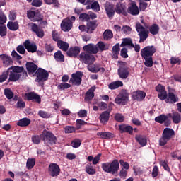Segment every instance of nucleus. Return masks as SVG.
I'll return each mask as SVG.
<instances>
[{
	"label": "nucleus",
	"instance_id": "1",
	"mask_svg": "<svg viewBox=\"0 0 181 181\" xmlns=\"http://www.w3.org/2000/svg\"><path fill=\"white\" fill-rule=\"evenodd\" d=\"M9 78L8 83H16L19 80H26L28 78V71L25 70L23 66H11L8 68Z\"/></svg>",
	"mask_w": 181,
	"mask_h": 181
},
{
	"label": "nucleus",
	"instance_id": "2",
	"mask_svg": "<svg viewBox=\"0 0 181 181\" xmlns=\"http://www.w3.org/2000/svg\"><path fill=\"white\" fill-rule=\"evenodd\" d=\"M103 171L111 175H117L119 170V161L115 159L111 163H103L101 166Z\"/></svg>",
	"mask_w": 181,
	"mask_h": 181
},
{
	"label": "nucleus",
	"instance_id": "3",
	"mask_svg": "<svg viewBox=\"0 0 181 181\" xmlns=\"http://www.w3.org/2000/svg\"><path fill=\"white\" fill-rule=\"evenodd\" d=\"M173 136H175V130L169 127L165 128L162 133V136L159 139L160 146H165Z\"/></svg>",
	"mask_w": 181,
	"mask_h": 181
},
{
	"label": "nucleus",
	"instance_id": "4",
	"mask_svg": "<svg viewBox=\"0 0 181 181\" xmlns=\"http://www.w3.org/2000/svg\"><path fill=\"white\" fill-rule=\"evenodd\" d=\"M128 101H129V93L124 89L122 90L115 99V104L118 105H126Z\"/></svg>",
	"mask_w": 181,
	"mask_h": 181
},
{
	"label": "nucleus",
	"instance_id": "5",
	"mask_svg": "<svg viewBox=\"0 0 181 181\" xmlns=\"http://www.w3.org/2000/svg\"><path fill=\"white\" fill-rule=\"evenodd\" d=\"M34 76L36 77L35 81L37 83H45L49 80V72L42 68H38Z\"/></svg>",
	"mask_w": 181,
	"mask_h": 181
},
{
	"label": "nucleus",
	"instance_id": "6",
	"mask_svg": "<svg viewBox=\"0 0 181 181\" xmlns=\"http://www.w3.org/2000/svg\"><path fill=\"white\" fill-rule=\"evenodd\" d=\"M79 60L84 64H93L95 62V57L84 51L79 54Z\"/></svg>",
	"mask_w": 181,
	"mask_h": 181
},
{
	"label": "nucleus",
	"instance_id": "7",
	"mask_svg": "<svg viewBox=\"0 0 181 181\" xmlns=\"http://www.w3.org/2000/svg\"><path fill=\"white\" fill-rule=\"evenodd\" d=\"M43 141L45 145H56L57 144V137H56L54 134L47 132L45 135L43 134Z\"/></svg>",
	"mask_w": 181,
	"mask_h": 181
},
{
	"label": "nucleus",
	"instance_id": "8",
	"mask_svg": "<svg viewBox=\"0 0 181 181\" xmlns=\"http://www.w3.org/2000/svg\"><path fill=\"white\" fill-rule=\"evenodd\" d=\"M83 72L78 71L76 73L71 74V77L69 81V83H71L74 86H81V81H83Z\"/></svg>",
	"mask_w": 181,
	"mask_h": 181
},
{
	"label": "nucleus",
	"instance_id": "9",
	"mask_svg": "<svg viewBox=\"0 0 181 181\" xmlns=\"http://www.w3.org/2000/svg\"><path fill=\"white\" fill-rule=\"evenodd\" d=\"M62 170L57 163H52L48 166V173L51 177H57Z\"/></svg>",
	"mask_w": 181,
	"mask_h": 181
},
{
	"label": "nucleus",
	"instance_id": "10",
	"mask_svg": "<svg viewBox=\"0 0 181 181\" xmlns=\"http://www.w3.org/2000/svg\"><path fill=\"white\" fill-rule=\"evenodd\" d=\"M156 53V47L155 46H146L141 51V57H152Z\"/></svg>",
	"mask_w": 181,
	"mask_h": 181
},
{
	"label": "nucleus",
	"instance_id": "11",
	"mask_svg": "<svg viewBox=\"0 0 181 181\" xmlns=\"http://www.w3.org/2000/svg\"><path fill=\"white\" fill-rule=\"evenodd\" d=\"M168 94L167 98L165 100V103H169L170 104H175V103L179 102V97L175 94V88H170V86L168 87Z\"/></svg>",
	"mask_w": 181,
	"mask_h": 181
},
{
	"label": "nucleus",
	"instance_id": "12",
	"mask_svg": "<svg viewBox=\"0 0 181 181\" xmlns=\"http://www.w3.org/2000/svg\"><path fill=\"white\" fill-rule=\"evenodd\" d=\"M127 13H129V15H132V16L139 15V8L138 5H136V1H131V2L129 3Z\"/></svg>",
	"mask_w": 181,
	"mask_h": 181
},
{
	"label": "nucleus",
	"instance_id": "13",
	"mask_svg": "<svg viewBox=\"0 0 181 181\" xmlns=\"http://www.w3.org/2000/svg\"><path fill=\"white\" fill-rule=\"evenodd\" d=\"M154 121L158 124H164L165 127H170V124H172V120L168 119V116L165 114L156 117Z\"/></svg>",
	"mask_w": 181,
	"mask_h": 181
},
{
	"label": "nucleus",
	"instance_id": "14",
	"mask_svg": "<svg viewBox=\"0 0 181 181\" xmlns=\"http://www.w3.org/2000/svg\"><path fill=\"white\" fill-rule=\"evenodd\" d=\"M117 74L122 80H127V78L129 76V68L124 65L120 66L117 70Z\"/></svg>",
	"mask_w": 181,
	"mask_h": 181
},
{
	"label": "nucleus",
	"instance_id": "15",
	"mask_svg": "<svg viewBox=\"0 0 181 181\" xmlns=\"http://www.w3.org/2000/svg\"><path fill=\"white\" fill-rule=\"evenodd\" d=\"M145 97H146V93L144 90H138L132 93V100L133 101H144Z\"/></svg>",
	"mask_w": 181,
	"mask_h": 181
},
{
	"label": "nucleus",
	"instance_id": "16",
	"mask_svg": "<svg viewBox=\"0 0 181 181\" xmlns=\"http://www.w3.org/2000/svg\"><path fill=\"white\" fill-rule=\"evenodd\" d=\"M25 97L27 101H33V100L37 104H40L42 103V98L40 95L35 92H29L25 94Z\"/></svg>",
	"mask_w": 181,
	"mask_h": 181
},
{
	"label": "nucleus",
	"instance_id": "17",
	"mask_svg": "<svg viewBox=\"0 0 181 181\" xmlns=\"http://www.w3.org/2000/svg\"><path fill=\"white\" fill-rule=\"evenodd\" d=\"M104 8L107 18H109V19H112L116 12L114 5L110 2H106L104 5Z\"/></svg>",
	"mask_w": 181,
	"mask_h": 181
},
{
	"label": "nucleus",
	"instance_id": "18",
	"mask_svg": "<svg viewBox=\"0 0 181 181\" xmlns=\"http://www.w3.org/2000/svg\"><path fill=\"white\" fill-rule=\"evenodd\" d=\"M23 46L29 53H35L37 52V45L35 42H30L29 40H26L23 42Z\"/></svg>",
	"mask_w": 181,
	"mask_h": 181
},
{
	"label": "nucleus",
	"instance_id": "19",
	"mask_svg": "<svg viewBox=\"0 0 181 181\" xmlns=\"http://www.w3.org/2000/svg\"><path fill=\"white\" fill-rule=\"evenodd\" d=\"M115 11L117 15H123V16H128V13L127 12V6L124 3H117L115 6Z\"/></svg>",
	"mask_w": 181,
	"mask_h": 181
},
{
	"label": "nucleus",
	"instance_id": "20",
	"mask_svg": "<svg viewBox=\"0 0 181 181\" xmlns=\"http://www.w3.org/2000/svg\"><path fill=\"white\" fill-rule=\"evenodd\" d=\"M73 28V22L70 18H65L61 23V29L63 32H70Z\"/></svg>",
	"mask_w": 181,
	"mask_h": 181
},
{
	"label": "nucleus",
	"instance_id": "21",
	"mask_svg": "<svg viewBox=\"0 0 181 181\" xmlns=\"http://www.w3.org/2000/svg\"><path fill=\"white\" fill-rule=\"evenodd\" d=\"M29 25H31L32 32L35 33L37 37H40V39H42L45 37V31L43 30V29L39 28V25H37V24L31 23Z\"/></svg>",
	"mask_w": 181,
	"mask_h": 181
},
{
	"label": "nucleus",
	"instance_id": "22",
	"mask_svg": "<svg viewBox=\"0 0 181 181\" xmlns=\"http://www.w3.org/2000/svg\"><path fill=\"white\" fill-rule=\"evenodd\" d=\"M83 49L84 52H86V53L92 55L98 53V47L93 43L83 46Z\"/></svg>",
	"mask_w": 181,
	"mask_h": 181
},
{
	"label": "nucleus",
	"instance_id": "23",
	"mask_svg": "<svg viewBox=\"0 0 181 181\" xmlns=\"http://www.w3.org/2000/svg\"><path fill=\"white\" fill-rule=\"evenodd\" d=\"M25 67L29 76L35 74V73H36V71H37V70L39 69L36 64L32 62H26Z\"/></svg>",
	"mask_w": 181,
	"mask_h": 181
},
{
	"label": "nucleus",
	"instance_id": "24",
	"mask_svg": "<svg viewBox=\"0 0 181 181\" xmlns=\"http://www.w3.org/2000/svg\"><path fill=\"white\" fill-rule=\"evenodd\" d=\"M119 131L120 134L127 133L129 134V135H132L134 133V127L128 124H122L119 125Z\"/></svg>",
	"mask_w": 181,
	"mask_h": 181
},
{
	"label": "nucleus",
	"instance_id": "25",
	"mask_svg": "<svg viewBox=\"0 0 181 181\" xmlns=\"http://www.w3.org/2000/svg\"><path fill=\"white\" fill-rule=\"evenodd\" d=\"M110 114H111V110H106L100 114L99 119L101 124L103 125H107L108 121H110Z\"/></svg>",
	"mask_w": 181,
	"mask_h": 181
},
{
	"label": "nucleus",
	"instance_id": "26",
	"mask_svg": "<svg viewBox=\"0 0 181 181\" xmlns=\"http://www.w3.org/2000/svg\"><path fill=\"white\" fill-rule=\"evenodd\" d=\"M97 136H100L101 139H106L107 141L115 138V134L110 132H99L97 133Z\"/></svg>",
	"mask_w": 181,
	"mask_h": 181
},
{
	"label": "nucleus",
	"instance_id": "27",
	"mask_svg": "<svg viewBox=\"0 0 181 181\" xmlns=\"http://www.w3.org/2000/svg\"><path fill=\"white\" fill-rule=\"evenodd\" d=\"M68 57H74L76 59L78 54H80V47H70L69 49L66 52Z\"/></svg>",
	"mask_w": 181,
	"mask_h": 181
},
{
	"label": "nucleus",
	"instance_id": "28",
	"mask_svg": "<svg viewBox=\"0 0 181 181\" xmlns=\"http://www.w3.org/2000/svg\"><path fill=\"white\" fill-rule=\"evenodd\" d=\"M88 69L90 73H98V71L104 73V71H105V69L104 67H101L100 64H95L92 66H88Z\"/></svg>",
	"mask_w": 181,
	"mask_h": 181
},
{
	"label": "nucleus",
	"instance_id": "29",
	"mask_svg": "<svg viewBox=\"0 0 181 181\" xmlns=\"http://www.w3.org/2000/svg\"><path fill=\"white\" fill-rule=\"evenodd\" d=\"M0 59H1L3 62L4 67H9L11 64H13V61L12 60V58L9 57V55L1 54L0 55Z\"/></svg>",
	"mask_w": 181,
	"mask_h": 181
},
{
	"label": "nucleus",
	"instance_id": "30",
	"mask_svg": "<svg viewBox=\"0 0 181 181\" xmlns=\"http://www.w3.org/2000/svg\"><path fill=\"white\" fill-rule=\"evenodd\" d=\"M97 22V20L88 21L86 23L87 33H93L95 29H97V26H98Z\"/></svg>",
	"mask_w": 181,
	"mask_h": 181
},
{
	"label": "nucleus",
	"instance_id": "31",
	"mask_svg": "<svg viewBox=\"0 0 181 181\" xmlns=\"http://www.w3.org/2000/svg\"><path fill=\"white\" fill-rule=\"evenodd\" d=\"M94 91H95V86L91 87L89 90H87L85 95L86 101H91L94 98Z\"/></svg>",
	"mask_w": 181,
	"mask_h": 181
},
{
	"label": "nucleus",
	"instance_id": "32",
	"mask_svg": "<svg viewBox=\"0 0 181 181\" xmlns=\"http://www.w3.org/2000/svg\"><path fill=\"white\" fill-rule=\"evenodd\" d=\"M135 139L141 146H146V144H148V140L146 139V137L142 135H136Z\"/></svg>",
	"mask_w": 181,
	"mask_h": 181
},
{
	"label": "nucleus",
	"instance_id": "33",
	"mask_svg": "<svg viewBox=\"0 0 181 181\" xmlns=\"http://www.w3.org/2000/svg\"><path fill=\"white\" fill-rule=\"evenodd\" d=\"M124 86V83L121 81H116L110 83L108 85V88L110 90H116V88H119V87H122Z\"/></svg>",
	"mask_w": 181,
	"mask_h": 181
},
{
	"label": "nucleus",
	"instance_id": "34",
	"mask_svg": "<svg viewBox=\"0 0 181 181\" xmlns=\"http://www.w3.org/2000/svg\"><path fill=\"white\" fill-rule=\"evenodd\" d=\"M7 28L10 30H12L13 32H16V30L19 29V23H18V21H15V22L9 21L7 23Z\"/></svg>",
	"mask_w": 181,
	"mask_h": 181
},
{
	"label": "nucleus",
	"instance_id": "35",
	"mask_svg": "<svg viewBox=\"0 0 181 181\" xmlns=\"http://www.w3.org/2000/svg\"><path fill=\"white\" fill-rule=\"evenodd\" d=\"M139 36L140 37L139 43H142V42H145L148 37L149 36V30H141L139 33Z\"/></svg>",
	"mask_w": 181,
	"mask_h": 181
},
{
	"label": "nucleus",
	"instance_id": "36",
	"mask_svg": "<svg viewBox=\"0 0 181 181\" xmlns=\"http://www.w3.org/2000/svg\"><path fill=\"white\" fill-rule=\"evenodd\" d=\"M30 119L28 117H24L17 122L18 127H29L30 125Z\"/></svg>",
	"mask_w": 181,
	"mask_h": 181
},
{
	"label": "nucleus",
	"instance_id": "37",
	"mask_svg": "<svg viewBox=\"0 0 181 181\" xmlns=\"http://www.w3.org/2000/svg\"><path fill=\"white\" fill-rule=\"evenodd\" d=\"M119 43L115 44V46L112 47V59H115L117 60L118 59V55L119 54Z\"/></svg>",
	"mask_w": 181,
	"mask_h": 181
},
{
	"label": "nucleus",
	"instance_id": "38",
	"mask_svg": "<svg viewBox=\"0 0 181 181\" xmlns=\"http://www.w3.org/2000/svg\"><path fill=\"white\" fill-rule=\"evenodd\" d=\"M54 59L56 62H59L60 63H64V55L62 53V51L58 50L54 53Z\"/></svg>",
	"mask_w": 181,
	"mask_h": 181
},
{
	"label": "nucleus",
	"instance_id": "39",
	"mask_svg": "<svg viewBox=\"0 0 181 181\" xmlns=\"http://www.w3.org/2000/svg\"><path fill=\"white\" fill-rule=\"evenodd\" d=\"M57 46L61 50H63V52H67L69 50V43L64 41L60 40L58 42Z\"/></svg>",
	"mask_w": 181,
	"mask_h": 181
},
{
	"label": "nucleus",
	"instance_id": "40",
	"mask_svg": "<svg viewBox=\"0 0 181 181\" xmlns=\"http://www.w3.org/2000/svg\"><path fill=\"white\" fill-rule=\"evenodd\" d=\"M85 170L86 173H88V175H95V172H96L95 168L93 167V164L91 163H88L86 165Z\"/></svg>",
	"mask_w": 181,
	"mask_h": 181
},
{
	"label": "nucleus",
	"instance_id": "41",
	"mask_svg": "<svg viewBox=\"0 0 181 181\" xmlns=\"http://www.w3.org/2000/svg\"><path fill=\"white\" fill-rule=\"evenodd\" d=\"M172 119L174 124H180V122H181L180 113L177 112H173Z\"/></svg>",
	"mask_w": 181,
	"mask_h": 181
},
{
	"label": "nucleus",
	"instance_id": "42",
	"mask_svg": "<svg viewBox=\"0 0 181 181\" xmlns=\"http://www.w3.org/2000/svg\"><path fill=\"white\" fill-rule=\"evenodd\" d=\"M42 138L43 141V134H42L41 135H33L31 138V141L35 145H39V144L42 141Z\"/></svg>",
	"mask_w": 181,
	"mask_h": 181
},
{
	"label": "nucleus",
	"instance_id": "43",
	"mask_svg": "<svg viewBox=\"0 0 181 181\" xmlns=\"http://www.w3.org/2000/svg\"><path fill=\"white\" fill-rule=\"evenodd\" d=\"M121 47H124V46H130L134 47V43L131 38H124L122 44L120 45Z\"/></svg>",
	"mask_w": 181,
	"mask_h": 181
},
{
	"label": "nucleus",
	"instance_id": "44",
	"mask_svg": "<svg viewBox=\"0 0 181 181\" xmlns=\"http://www.w3.org/2000/svg\"><path fill=\"white\" fill-rule=\"evenodd\" d=\"M113 37L114 34H112V31L111 30H106L103 33L104 40H110V39H112Z\"/></svg>",
	"mask_w": 181,
	"mask_h": 181
},
{
	"label": "nucleus",
	"instance_id": "45",
	"mask_svg": "<svg viewBox=\"0 0 181 181\" xmlns=\"http://www.w3.org/2000/svg\"><path fill=\"white\" fill-rule=\"evenodd\" d=\"M148 29V32H150L151 35H158V33H159V25H158V24H153Z\"/></svg>",
	"mask_w": 181,
	"mask_h": 181
},
{
	"label": "nucleus",
	"instance_id": "46",
	"mask_svg": "<svg viewBox=\"0 0 181 181\" xmlns=\"http://www.w3.org/2000/svg\"><path fill=\"white\" fill-rule=\"evenodd\" d=\"M35 163H36L35 158H28L26 163L27 169H33Z\"/></svg>",
	"mask_w": 181,
	"mask_h": 181
},
{
	"label": "nucleus",
	"instance_id": "47",
	"mask_svg": "<svg viewBox=\"0 0 181 181\" xmlns=\"http://www.w3.org/2000/svg\"><path fill=\"white\" fill-rule=\"evenodd\" d=\"M142 59H144V65L146 66V67H152V66H153V59L152 57H142Z\"/></svg>",
	"mask_w": 181,
	"mask_h": 181
},
{
	"label": "nucleus",
	"instance_id": "48",
	"mask_svg": "<svg viewBox=\"0 0 181 181\" xmlns=\"http://www.w3.org/2000/svg\"><path fill=\"white\" fill-rule=\"evenodd\" d=\"M47 5H54V8H60V3L59 0H44Z\"/></svg>",
	"mask_w": 181,
	"mask_h": 181
},
{
	"label": "nucleus",
	"instance_id": "49",
	"mask_svg": "<svg viewBox=\"0 0 181 181\" xmlns=\"http://www.w3.org/2000/svg\"><path fill=\"white\" fill-rule=\"evenodd\" d=\"M13 94L11 88L4 89V95L6 97L7 100H12V98H13Z\"/></svg>",
	"mask_w": 181,
	"mask_h": 181
},
{
	"label": "nucleus",
	"instance_id": "50",
	"mask_svg": "<svg viewBox=\"0 0 181 181\" xmlns=\"http://www.w3.org/2000/svg\"><path fill=\"white\" fill-rule=\"evenodd\" d=\"M90 8L93 9V11H94V12H100V4L97 1L92 2L90 4Z\"/></svg>",
	"mask_w": 181,
	"mask_h": 181
},
{
	"label": "nucleus",
	"instance_id": "51",
	"mask_svg": "<svg viewBox=\"0 0 181 181\" xmlns=\"http://www.w3.org/2000/svg\"><path fill=\"white\" fill-rule=\"evenodd\" d=\"M64 129L65 134H73L77 129L74 126H66Z\"/></svg>",
	"mask_w": 181,
	"mask_h": 181
},
{
	"label": "nucleus",
	"instance_id": "52",
	"mask_svg": "<svg viewBox=\"0 0 181 181\" xmlns=\"http://www.w3.org/2000/svg\"><path fill=\"white\" fill-rule=\"evenodd\" d=\"M40 21H43V16H42L40 12L35 11L33 22H40Z\"/></svg>",
	"mask_w": 181,
	"mask_h": 181
},
{
	"label": "nucleus",
	"instance_id": "53",
	"mask_svg": "<svg viewBox=\"0 0 181 181\" xmlns=\"http://www.w3.org/2000/svg\"><path fill=\"white\" fill-rule=\"evenodd\" d=\"M8 28H6V25H0V36L1 37H4V36H6L8 35Z\"/></svg>",
	"mask_w": 181,
	"mask_h": 181
},
{
	"label": "nucleus",
	"instance_id": "54",
	"mask_svg": "<svg viewBox=\"0 0 181 181\" xmlns=\"http://www.w3.org/2000/svg\"><path fill=\"white\" fill-rule=\"evenodd\" d=\"M70 87H71V84L64 82L58 85L57 88L58 90H67V88H70Z\"/></svg>",
	"mask_w": 181,
	"mask_h": 181
},
{
	"label": "nucleus",
	"instance_id": "55",
	"mask_svg": "<svg viewBox=\"0 0 181 181\" xmlns=\"http://www.w3.org/2000/svg\"><path fill=\"white\" fill-rule=\"evenodd\" d=\"M79 19H81L82 22L88 23L90 21L89 14H87L86 13H81L79 16Z\"/></svg>",
	"mask_w": 181,
	"mask_h": 181
},
{
	"label": "nucleus",
	"instance_id": "56",
	"mask_svg": "<svg viewBox=\"0 0 181 181\" xmlns=\"http://www.w3.org/2000/svg\"><path fill=\"white\" fill-rule=\"evenodd\" d=\"M158 97L160 100H167L168 99V92L166 91V89L159 92L158 94Z\"/></svg>",
	"mask_w": 181,
	"mask_h": 181
},
{
	"label": "nucleus",
	"instance_id": "57",
	"mask_svg": "<svg viewBox=\"0 0 181 181\" xmlns=\"http://www.w3.org/2000/svg\"><path fill=\"white\" fill-rule=\"evenodd\" d=\"M8 70L3 71L2 74L0 75V83H4V81H6V80H8Z\"/></svg>",
	"mask_w": 181,
	"mask_h": 181
},
{
	"label": "nucleus",
	"instance_id": "58",
	"mask_svg": "<svg viewBox=\"0 0 181 181\" xmlns=\"http://www.w3.org/2000/svg\"><path fill=\"white\" fill-rule=\"evenodd\" d=\"M7 20L8 18H6L5 13H4V11H2V10H0V25H4V23H6Z\"/></svg>",
	"mask_w": 181,
	"mask_h": 181
},
{
	"label": "nucleus",
	"instance_id": "59",
	"mask_svg": "<svg viewBox=\"0 0 181 181\" xmlns=\"http://www.w3.org/2000/svg\"><path fill=\"white\" fill-rule=\"evenodd\" d=\"M84 125H87V122L81 119H76V129H80Z\"/></svg>",
	"mask_w": 181,
	"mask_h": 181
},
{
	"label": "nucleus",
	"instance_id": "60",
	"mask_svg": "<svg viewBox=\"0 0 181 181\" xmlns=\"http://www.w3.org/2000/svg\"><path fill=\"white\" fill-rule=\"evenodd\" d=\"M80 145H81V140L80 139H75L71 143V146L73 148H79Z\"/></svg>",
	"mask_w": 181,
	"mask_h": 181
},
{
	"label": "nucleus",
	"instance_id": "61",
	"mask_svg": "<svg viewBox=\"0 0 181 181\" xmlns=\"http://www.w3.org/2000/svg\"><path fill=\"white\" fill-rule=\"evenodd\" d=\"M115 121H117V122H124V121H125V117H124V115H122L120 113H117L115 115Z\"/></svg>",
	"mask_w": 181,
	"mask_h": 181
},
{
	"label": "nucleus",
	"instance_id": "62",
	"mask_svg": "<svg viewBox=\"0 0 181 181\" xmlns=\"http://www.w3.org/2000/svg\"><path fill=\"white\" fill-rule=\"evenodd\" d=\"M95 46H97L98 49H99L100 52H104V50H108V48L105 47V44H104L102 41L98 42L97 45H95Z\"/></svg>",
	"mask_w": 181,
	"mask_h": 181
},
{
	"label": "nucleus",
	"instance_id": "63",
	"mask_svg": "<svg viewBox=\"0 0 181 181\" xmlns=\"http://www.w3.org/2000/svg\"><path fill=\"white\" fill-rule=\"evenodd\" d=\"M170 60V64H181V59L179 57H172Z\"/></svg>",
	"mask_w": 181,
	"mask_h": 181
},
{
	"label": "nucleus",
	"instance_id": "64",
	"mask_svg": "<svg viewBox=\"0 0 181 181\" xmlns=\"http://www.w3.org/2000/svg\"><path fill=\"white\" fill-rule=\"evenodd\" d=\"M148 8V3L144 2V1H141L139 4V11H141L144 12L145 9Z\"/></svg>",
	"mask_w": 181,
	"mask_h": 181
}]
</instances>
